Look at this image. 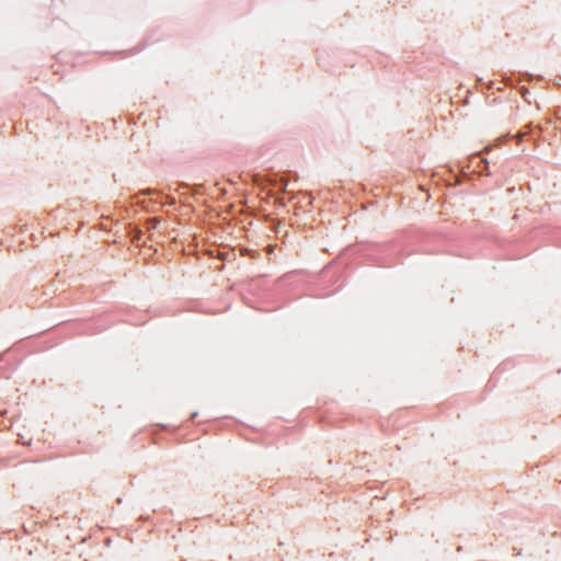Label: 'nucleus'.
Here are the masks:
<instances>
[{"label":"nucleus","instance_id":"f257e3e1","mask_svg":"<svg viewBox=\"0 0 561 561\" xmlns=\"http://www.w3.org/2000/svg\"><path fill=\"white\" fill-rule=\"evenodd\" d=\"M152 222H153V224H152V227H153V228H156V227H157V224H158V220L154 218V219H152Z\"/></svg>","mask_w":561,"mask_h":561}]
</instances>
